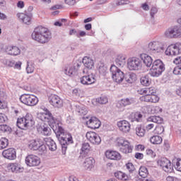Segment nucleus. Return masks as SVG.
I'll return each instance as SVG.
<instances>
[{"mask_svg":"<svg viewBox=\"0 0 181 181\" xmlns=\"http://www.w3.org/2000/svg\"><path fill=\"white\" fill-rule=\"evenodd\" d=\"M6 52L10 54V56H18V54H21V49L16 46L6 47Z\"/></svg>","mask_w":181,"mask_h":181,"instance_id":"393cba45","label":"nucleus"},{"mask_svg":"<svg viewBox=\"0 0 181 181\" xmlns=\"http://www.w3.org/2000/svg\"><path fill=\"white\" fill-rule=\"evenodd\" d=\"M117 125L119 131L124 134H127L131 131V124L127 120H120L117 122Z\"/></svg>","mask_w":181,"mask_h":181,"instance_id":"dca6fc26","label":"nucleus"},{"mask_svg":"<svg viewBox=\"0 0 181 181\" xmlns=\"http://www.w3.org/2000/svg\"><path fill=\"white\" fill-rule=\"evenodd\" d=\"M25 70L28 74H32L35 71V64L28 62Z\"/></svg>","mask_w":181,"mask_h":181,"instance_id":"a19ab883","label":"nucleus"},{"mask_svg":"<svg viewBox=\"0 0 181 181\" xmlns=\"http://www.w3.org/2000/svg\"><path fill=\"white\" fill-rule=\"evenodd\" d=\"M8 107V103L5 101H2L0 100V110H5V108Z\"/></svg>","mask_w":181,"mask_h":181,"instance_id":"052dcab7","label":"nucleus"},{"mask_svg":"<svg viewBox=\"0 0 181 181\" xmlns=\"http://www.w3.org/2000/svg\"><path fill=\"white\" fill-rule=\"evenodd\" d=\"M134 103H135V101L132 98H123L118 101L116 107L118 109V111L122 112L125 110V107L131 105V104H134Z\"/></svg>","mask_w":181,"mask_h":181,"instance_id":"ddd939ff","label":"nucleus"},{"mask_svg":"<svg viewBox=\"0 0 181 181\" xmlns=\"http://www.w3.org/2000/svg\"><path fill=\"white\" fill-rule=\"evenodd\" d=\"M9 168L11 172H16V173H18V172L21 170V167H19V165H18V163L10 164Z\"/></svg>","mask_w":181,"mask_h":181,"instance_id":"a18cd8bd","label":"nucleus"},{"mask_svg":"<svg viewBox=\"0 0 181 181\" xmlns=\"http://www.w3.org/2000/svg\"><path fill=\"white\" fill-rule=\"evenodd\" d=\"M125 81L127 83H129V84H132V83H135L136 81V74L134 73H131L125 78Z\"/></svg>","mask_w":181,"mask_h":181,"instance_id":"c9c22d12","label":"nucleus"},{"mask_svg":"<svg viewBox=\"0 0 181 181\" xmlns=\"http://www.w3.org/2000/svg\"><path fill=\"white\" fill-rule=\"evenodd\" d=\"M168 39H179L181 37V28L179 25H174L168 28L165 33Z\"/></svg>","mask_w":181,"mask_h":181,"instance_id":"423d86ee","label":"nucleus"},{"mask_svg":"<svg viewBox=\"0 0 181 181\" xmlns=\"http://www.w3.org/2000/svg\"><path fill=\"white\" fill-rule=\"evenodd\" d=\"M126 169L131 173L135 170V166L132 163H128L126 164Z\"/></svg>","mask_w":181,"mask_h":181,"instance_id":"603ef678","label":"nucleus"},{"mask_svg":"<svg viewBox=\"0 0 181 181\" xmlns=\"http://www.w3.org/2000/svg\"><path fill=\"white\" fill-rule=\"evenodd\" d=\"M39 119L44 122H49V126L54 131L56 136L62 148V151L67 149V146L73 144V137L71 134L64 132V129L62 127V123L56 121L52 112L49 110H45V113L41 112L37 115Z\"/></svg>","mask_w":181,"mask_h":181,"instance_id":"f257e3e1","label":"nucleus"},{"mask_svg":"<svg viewBox=\"0 0 181 181\" xmlns=\"http://www.w3.org/2000/svg\"><path fill=\"white\" fill-rule=\"evenodd\" d=\"M25 163L27 166H29L30 168L39 166V165H40V158L37 156L30 154L25 157Z\"/></svg>","mask_w":181,"mask_h":181,"instance_id":"f8f14e48","label":"nucleus"},{"mask_svg":"<svg viewBox=\"0 0 181 181\" xmlns=\"http://www.w3.org/2000/svg\"><path fill=\"white\" fill-rule=\"evenodd\" d=\"M130 3L129 0H120L116 3V5H128Z\"/></svg>","mask_w":181,"mask_h":181,"instance_id":"13d9d810","label":"nucleus"},{"mask_svg":"<svg viewBox=\"0 0 181 181\" xmlns=\"http://www.w3.org/2000/svg\"><path fill=\"white\" fill-rule=\"evenodd\" d=\"M16 125L20 129L26 131L35 125V119L32 115L28 113L24 117L18 118Z\"/></svg>","mask_w":181,"mask_h":181,"instance_id":"7ed1b4c3","label":"nucleus"},{"mask_svg":"<svg viewBox=\"0 0 181 181\" xmlns=\"http://www.w3.org/2000/svg\"><path fill=\"white\" fill-rule=\"evenodd\" d=\"M46 145L48 146L49 151H52V152H54L56 149H57V145L56 144V142L53 141V139L50 138H47L45 139Z\"/></svg>","mask_w":181,"mask_h":181,"instance_id":"7c9ffc66","label":"nucleus"},{"mask_svg":"<svg viewBox=\"0 0 181 181\" xmlns=\"http://www.w3.org/2000/svg\"><path fill=\"white\" fill-rule=\"evenodd\" d=\"M80 81L81 84H83L84 86H90L94 84L97 80L95 79V75L91 74L82 76Z\"/></svg>","mask_w":181,"mask_h":181,"instance_id":"6ab92c4d","label":"nucleus"},{"mask_svg":"<svg viewBox=\"0 0 181 181\" xmlns=\"http://www.w3.org/2000/svg\"><path fill=\"white\" fill-rule=\"evenodd\" d=\"M132 117H134V119H132V121H136L137 122H139L141 119H142V114L139 112H136L132 115Z\"/></svg>","mask_w":181,"mask_h":181,"instance_id":"49530a36","label":"nucleus"},{"mask_svg":"<svg viewBox=\"0 0 181 181\" xmlns=\"http://www.w3.org/2000/svg\"><path fill=\"white\" fill-rule=\"evenodd\" d=\"M107 72V67L105 66H99V73L100 74H104Z\"/></svg>","mask_w":181,"mask_h":181,"instance_id":"e2e57ef3","label":"nucleus"},{"mask_svg":"<svg viewBox=\"0 0 181 181\" xmlns=\"http://www.w3.org/2000/svg\"><path fill=\"white\" fill-rule=\"evenodd\" d=\"M148 174H149V173L148 172V168H146V167H145V166L140 167L139 170V176H141V177H144V179H145V177H146V176H148Z\"/></svg>","mask_w":181,"mask_h":181,"instance_id":"e433bc0d","label":"nucleus"},{"mask_svg":"<svg viewBox=\"0 0 181 181\" xmlns=\"http://www.w3.org/2000/svg\"><path fill=\"white\" fill-rule=\"evenodd\" d=\"M146 95H155L156 89L154 87L146 88Z\"/></svg>","mask_w":181,"mask_h":181,"instance_id":"09e8293b","label":"nucleus"},{"mask_svg":"<svg viewBox=\"0 0 181 181\" xmlns=\"http://www.w3.org/2000/svg\"><path fill=\"white\" fill-rule=\"evenodd\" d=\"M134 158H136V159H144V154L141 153H136L134 155Z\"/></svg>","mask_w":181,"mask_h":181,"instance_id":"338daca9","label":"nucleus"},{"mask_svg":"<svg viewBox=\"0 0 181 181\" xmlns=\"http://www.w3.org/2000/svg\"><path fill=\"white\" fill-rule=\"evenodd\" d=\"M151 112L153 114H159V112H162V108L159 106H154L151 109Z\"/></svg>","mask_w":181,"mask_h":181,"instance_id":"864d4df0","label":"nucleus"},{"mask_svg":"<svg viewBox=\"0 0 181 181\" xmlns=\"http://www.w3.org/2000/svg\"><path fill=\"white\" fill-rule=\"evenodd\" d=\"M173 63L175 64H181V57H176Z\"/></svg>","mask_w":181,"mask_h":181,"instance_id":"774afa93","label":"nucleus"},{"mask_svg":"<svg viewBox=\"0 0 181 181\" xmlns=\"http://www.w3.org/2000/svg\"><path fill=\"white\" fill-rule=\"evenodd\" d=\"M81 62H76L74 64V65L73 66V68L74 69V70L77 72L78 71V69H80V67H81Z\"/></svg>","mask_w":181,"mask_h":181,"instance_id":"69168bd1","label":"nucleus"},{"mask_svg":"<svg viewBox=\"0 0 181 181\" xmlns=\"http://www.w3.org/2000/svg\"><path fill=\"white\" fill-rule=\"evenodd\" d=\"M96 101L99 104H107V103H108V98H107V96H101L97 98Z\"/></svg>","mask_w":181,"mask_h":181,"instance_id":"de8ad7c7","label":"nucleus"},{"mask_svg":"<svg viewBox=\"0 0 181 181\" xmlns=\"http://www.w3.org/2000/svg\"><path fill=\"white\" fill-rule=\"evenodd\" d=\"M146 155H148V156H151V158H155L156 156V153L152 151V149H147L146 151Z\"/></svg>","mask_w":181,"mask_h":181,"instance_id":"4d7b16f0","label":"nucleus"},{"mask_svg":"<svg viewBox=\"0 0 181 181\" xmlns=\"http://www.w3.org/2000/svg\"><path fill=\"white\" fill-rule=\"evenodd\" d=\"M86 138L93 145H100V144H101V137L94 132H87Z\"/></svg>","mask_w":181,"mask_h":181,"instance_id":"4468645a","label":"nucleus"},{"mask_svg":"<svg viewBox=\"0 0 181 181\" xmlns=\"http://www.w3.org/2000/svg\"><path fill=\"white\" fill-rule=\"evenodd\" d=\"M82 62L86 69H91L93 67H94V61L88 57H84L83 58Z\"/></svg>","mask_w":181,"mask_h":181,"instance_id":"c756f323","label":"nucleus"},{"mask_svg":"<svg viewBox=\"0 0 181 181\" xmlns=\"http://www.w3.org/2000/svg\"><path fill=\"white\" fill-rule=\"evenodd\" d=\"M12 129H11V127H9V126L6 125V124H1L0 125V131L1 132H11Z\"/></svg>","mask_w":181,"mask_h":181,"instance_id":"8fccbe9b","label":"nucleus"},{"mask_svg":"<svg viewBox=\"0 0 181 181\" xmlns=\"http://www.w3.org/2000/svg\"><path fill=\"white\" fill-rule=\"evenodd\" d=\"M136 134L137 136H140V137L144 136L145 129L142 128V127H141V126H138L136 128Z\"/></svg>","mask_w":181,"mask_h":181,"instance_id":"37998d69","label":"nucleus"},{"mask_svg":"<svg viewBox=\"0 0 181 181\" xmlns=\"http://www.w3.org/2000/svg\"><path fill=\"white\" fill-rule=\"evenodd\" d=\"M2 155L6 159L9 160H15L16 159V150L13 148H10L3 151Z\"/></svg>","mask_w":181,"mask_h":181,"instance_id":"f3484780","label":"nucleus"},{"mask_svg":"<svg viewBox=\"0 0 181 181\" xmlns=\"http://www.w3.org/2000/svg\"><path fill=\"white\" fill-rule=\"evenodd\" d=\"M6 121H8V117H6V115L0 113V123L4 124V122H6Z\"/></svg>","mask_w":181,"mask_h":181,"instance_id":"5fc2aeb1","label":"nucleus"},{"mask_svg":"<svg viewBox=\"0 0 181 181\" xmlns=\"http://www.w3.org/2000/svg\"><path fill=\"white\" fill-rule=\"evenodd\" d=\"M20 101L25 105L33 107L39 103V99L33 95L23 94L20 97Z\"/></svg>","mask_w":181,"mask_h":181,"instance_id":"0eeeda50","label":"nucleus"},{"mask_svg":"<svg viewBox=\"0 0 181 181\" xmlns=\"http://www.w3.org/2000/svg\"><path fill=\"white\" fill-rule=\"evenodd\" d=\"M32 16V13H29L28 14L19 13L17 14V17L18 18V19H20V21L23 22V23H25V25H30Z\"/></svg>","mask_w":181,"mask_h":181,"instance_id":"412c9836","label":"nucleus"},{"mask_svg":"<svg viewBox=\"0 0 181 181\" xmlns=\"http://www.w3.org/2000/svg\"><path fill=\"white\" fill-rule=\"evenodd\" d=\"M38 132H40L42 135H45V136H49L52 134V129L50 127L46 124H41L38 128H37Z\"/></svg>","mask_w":181,"mask_h":181,"instance_id":"b1692460","label":"nucleus"},{"mask_svg":"<svg viewBox=\"0 0 181 181\" xmlns=\"http://www.w3.org/2000/svg\"><path fill=\"white\" fill-rule=\"evenodd\" d=\"M162 137L160 136H153L150 139V141L153 145H160L162 144Z\"/></svg>","mask_w":181,"mask_h":181,"instance_id":"f704fd0d","label":"nucleus"},{"mask_svg":"<svg viewBox=\"0 0 181 181\" xmlns=\"http://www.w3.org/2000/svg\"><path fill=\"white\" fill-rule=\"evenodd\" d=\"M140 57L141 60H143V62L146 66V67H151L153 65V59H152V57L146 54H141L140 55Z\"/></svg>","mask_w":181,"mask_h":181,"instance_id":"cd10ccee","label":"nucleus"},{"mask_svg":"<svg viewBox=\"0 0 181 181\" xmlns=\"http://www.w3.org/2000/svg\"><path fill=\"white\" fill-rule=\"evenodd\" d=\"M75 68H74L73 66L71 67H65L64 70V74H66V76H74V74H76V69H74Z\"/></svg>","mask_w":181,"mask_h":181,"instance_id":"58836bf2","label":"nucleus"},{"mask_svg":"<svg viewBox=\"0 0 181 181\" xmlns=\"http://www.w3.org/2000/svg\"><path fill=\"white\" fill-rule=\"evenodd\" d=\"M65 4L66 5H69V6H73V5H76V0H65Z\"/></svg>","mask_w":181,"mask_h":181,"instance_id":"0e129e2a","label":"nucleus"},{"mask_svg":"<svg viewBox=\"0 0 181 181\" xmlns=\"http://www.w3.org/2000/svg\"><path fill=\"white\" fill-rule=\"evenodd\" d=\"M32 37L39 43H47L52 39V33L45 27L38 26L32 33Z\"/></svg>","mask_w":181,"mask_h":181,"instance_id":"f03ea898","label":"nucleus"},{"mask_svg":"<svg viewBox=\"0 0 181 181\" xmlns=\"http://www.w3.org/2000/svg\"><path fill=\"white\" fill-rule=\"evenodd\" d=\"M95 160L93 157H88L83 163V167L86 170H91L94 168Z\"/></svg>","mask_w":181,"mask_h":181,"instance_id":"4be33fe9","label":"nucleus"},{"mask_svg":"<svg viewBox=\"0 0 181 181\" xmlns=\"http://www.w3.org/2000/svg\"><path fill=\"white\" fill-rule=\"evenodd\" d=\"M163 71H165V64H163L162 60L156 59L153 62L148 74L151 77H159V76H162Z\"/></svg>","mask_w":181,"mask_h":181,"instance_id":"20e7f679","label":"nucleus"},{"mask_svg":"<svg viewBox=\"0 0 181 181\" xmlns=\"http://www.w3.org/2000/svg\"><path fill=\"white\" fill-rule=\"evenodd\" d=\"M158 165H159L163 170L167 173H172L173 172V165H172L170 160L166 158H163L158 160Z\"/></svg>","mask_w":181,"mask_h":181,"instance_id":"9b49d317","label":"nucleus"},{"mask_svg":"<svg viewBox=\"0 0 181 181\" xmlns=\"http://www.w3.org/2000/svg\"><path fill=\"white\" fill-rule=\"evenodd\" d=\"M148 50L150 53H160L165 50V45L160 42L153 41L148 43Z\"/></svg>","mask_w":181,"mask_h":181,"instance_id":"9d476101","label":"nucleus"},{"mask_svg":"<svg viewBox=\"0 0 181 181\" xmlns=\"http://www.w3.org/2000/svg\"><path fill=\"white\" fill-rule=\"evenodd\" d=\"M117 141V146H121V148L128 145L129 143V141H128L127 139L124 138H118Z\"/></svg>","mask_w":181,"mask_h":181,"instance_id":"79ce46f5","label":"nucleus"},{"mask_svg":"<svg viewBox=\"0 0 181 181\" xmlns=\"http://www.w3.org/2000/svg\"><path fill=\"white\" fill-rule=\"evenodd\" d=\"M37 151L40 152V155H43V153H46V152H47V148L46 147V145L42 144V142H40Z\"/></svg>","mask_w":181,"mask_h":181,"instance_id":"c03bdc74","label":"nucleus"},{"mask_svg":"<svg viewBox=\"0 0 181 181\" xmlns=\"http://www.w3.org/2000/svg\"><path fill=\"white\" fill-rule=\"evenodd\" d=\"M9 145V141L8 139L5 137H2L0 139V150L5 149V148H8Z\"/></svg>","mask_w":181,"mask_h":181,"instance_id":"ea45409f","label":"nucleus"},{"mask_svg":"<svg viewBox=\"0 0 181 181\" xmlns=\"http://www.w3.org/2000/svg\"><path fill=\"white\" fill-rule=\"evenodd\" d=\"M91 149V146H90V144L83 143L82 144V146L80 152V158H86L87 155H88V152Z\"/></svg>","mask_w":181,"mask_h":181,"instance_id":"a878e982","label":"nucleus"},{"mask_svg":"<svg viewBox=\"0 0 181 181\" xmlns=\"http://www.w3.org/2000/svg\"><path fill=\"white\" fill-rule=\"evenodd\" d=\"M148 122H154V124H162L163 119L160 116H151L147 119Z\"/></svg>","mask_w":181,"mask_h":181,"instance_id":"2f4dec72","label":"nucleus"},{"mask_svg":"<svg viewBox=\"0 0 181 181\" xmlns=\"http://www.w3.org/2000/svg\"><path fill=\"white\" fill-rule=\"evenodd\" d=\"M140 101L144 103H159V96L156 95H146L140 97Z\"/></svg>","mask_w":181,"mask_h":181,"instance_id":"aec40b11","label":"nucleus"},{"mask_svg":"<svg viewBox=\"0 0 181 181\" xmlns=\"http://www.w3.org/2000/svg\"><path fill=\"white\" fill-rule=\"evenodd\" d=\"M106 158L112 160H121V154L115 151H107L105 153Z\"/></svg>","mask_w":181,"mask_h":181,"instance_id":"5701e85b","label":"nucleus"},{"mask_svg":"<svg viewBox=\"0 0 181 181\" xmlns=\"http://www.w3.org/2000/svg\"><path fill=\"white\" fill-rule=\"evenodd\" d=\"M134 149V147L131 146V143H128V144H126L125 146L120 147V151L122 152V153H132V150Z\"/></svg>","mask_w":181,"mask_h":181,"instance_id":"72a5a7b5","label":"nucleus"},{"mask_svg":"<svg viewBox=\"0 0 181 181\" xmlns=\"http://www.w3.org/2000/svg\"><path fill=\"white\" fill-rule=\"evenodd\" d=\"M164 132H165V127H163V126L156 127V129H154L155 134H157L158 135H160L163 134Z\"/></svg>","mask_w":181,"mask_h":181,"instance_id":"3c124183","label":"nucleus"},{"mask_svg":"<svg viewBox=\"0 0 181 181\" xmlns=\"http://www.w3.org/2000/svg\"><path fill=\"white\" fill-rule=\"evenodd\" d=\"M127 67L129 70L138 71L142 69V61L137 57L129 58L127 61Z\"/></svg>","mask_w":181,"mask_h":181,"instance_id":"6e6552de","label":"nucleus"},{"mask_svg":"<svg viewBox=\"0 0 181 181\" xmlns=\"http://www.w3.org/2000/svg\"><path fill=\"white\" fill-rule=\"evenodd\" d=\"M110 70L113 81L117 83V84H119L124 81V78H125V74H124V71H121V69L118 68V66L112 65Z\"/></svg>","mask_w":181,"mask_h":181,"instance_id":"39448f33","label":"nucleus"},{"mask_svg":"<svg viewBox=\"0 0 181 181\" xmlns=\"http://www.w3.org/2000/svg\"><path fill=\"white\" fill-rule=\"evenodd\" d=\"M115 63L118 67H124L127 63V57L122 54L117 55Z\"/></svg>","mask_w":181,"mask_h":181,"instance_id":"bb28decb","label":"nucleus"},{"mask_svg":"<svg viewBox=\"0 0 181 181\" xmlns=\"http://www.w3.org/2000/svg\"><path fill=\"white\" fill-rule=\"evenodd\" d=\"M78 112L81 115H87V109L85 107H80Z\"/></svg>","mask_w":181,"mask_h":181,"instance_id":"680f3d73","label":"nucleus"},{"mask_svg":"<svg viewBox=\"0 0 181 181\" xmlns=\"http://www.w3.org/2000/svg\"><path fill=\"white\" fill-rule=\"evenodd\" d=\"M156 13H158V8L156 7L151 8V9L150 11V15H151L152 19H153V18H155V15H156Z\"/></svg>","mask_w":181,"mask_h":181,"instance_id":"6e6d98bb","label":"nucleus"},{"mask_svg":"<svg viewBox=\"0 0 181 181\" xmlns=\"http://www.w3.org/2000/svg\"><path fill=\"white\" fill-rule=\"evenodd\" d=\"M49 104L54 108H62L63 107V100L57 95H51L49 97Z\"/></svg>","mask_w":181,"mask_h":181,"instance_id":"2eb2a0df","label":"nucleus"},{"mask_svg":"<svg viewBox=\"0 0 181 181\" xmlns=\"http://www.w3.org/2000/svg\"><path fill=\"white\" fill-rule=\"evenodd\" d=\"M140 83L142 86L145 87H148V86H151V83H152V80L149 78V76L146 75L140 78Z\"/></svg>","mask_w":181,"mask_h":181,"instance_id":"473e14b6","label":"nucleus"},{"mask_svg":"<svg viewBox=\"0 0 181 181\" xmlns=\"http://www.w3.org/2000/svg\"><path fill=\"white\" fill-rule=\"evenodd\" d=\"M40 141L36 139L30 140L28 143V146L31 151H37V148L40 146Z\"/></svg>","mask_w":181,"mask_h":181,"instance_id":"c85d7f7f","label":"nucleus"},{"mask_svg":"<svg viewBox=\"0 0 181 181\" xmlns=\"http://www.w3.org/2000/svg\"><path fill=\"white\" fill-rule=\"evenodd\" d=\"M86 125L91 129H97L101 126V122L95 117H91L89 121L86 122Z\"/></svg>","mask_w":181,"mask_h":181,"instance_id":"a211bd4d","label":"nucleus"},{"mask_svg":"<svg viewBox=\"0 0 181 181\" xmlns=\"http://www.w3.org/2000/svg\"><path fill=\"white\" fill-rule=\"evenodd\" d=\"M176 170L181 172V159H177L175 165Z\"/></svg>","mask_w":181,"mask_h":181,"instance_id":"bf43d9fd","label":"nucleus"},{"mask_svg":"<svg viewBox=\"0 0 181 181\" xmlns=\"http://www.w3.org/2000/svg\"><path fill=\"white\" fill-rule=\"evenodd\" d=\"M166 56H177L181 54V42H176L168 46L165 52Z\"/></svg>","mask_w":181,"mask_h":181,"instance_id":"1a4fd4ad","label":"nucleus"},{"mask_svg":"<svg viewBox=\"0 0 181 181\" xmlns=\"http://www.w3.org/2000/svg\"><path fill=\"white\" fill-rule=\"evenodd\" d=\"M115 177L119 180H128V176L121 171H117L115 173Z\"/></svg>","mask_w":181,"mask_h":181,"instance_id":"4c0bfd02","label":"nucleus"}]
</instances>
